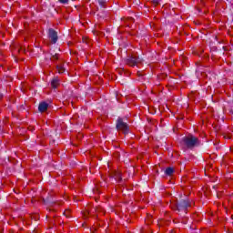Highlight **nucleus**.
<instances>
[{"label":"nucleus","mask_w":233,"mask_h":233,"mask_svg":"<svg viewBox=\"0 0 233 233\" xmlns=\"http://www.w3.org/2000/svg\"><path fill=\"white\" fill-rule=\"evenodd\" d=\"M182 143L184 147L187 148H194L196 147H199L201 142L199 141L198 137H194L193 135H188L182 138Z\"/></svg>","instance_id":"1"},{"label":"nucleus","mask_w":233,"mask_h":233,"mask_svg":"<svg viewBox=\"0 0 233 233\" xmlns=\"http://www.w3.org/2000/svg\"><path fill=\"white\" fill-rule=\"evenodd\" d=\"M189 207H192V202L189 200H182L177 204V208L178 212L187 213V210L189 208Z\"/></svg>","instance_id":"2"},{"label":"nucleus","mask_w":233,"mask_h":233,"mask_svg":"<svg viewBox=\"0 0 233 233\" xmlns=\"http://www.w3.org/2000/svg\"><path fill=\"white\" fill-rule=\"evenodd\" d=\"M126 63L128 66H137L138 63H141V58L137 56L131 55L126 59Z\"/></svg>","instance_id":"3"},{"label":"nucleus","mask_w":233,"mask_h":233,"mask_svg":"<svg viewBox=\"0 0 233 233\" xmlns=\"http://www.w3.org/2000/svg\"><path fill=\"white\" fill-rule=\"evenodd\" d=\"M117 130H121L124 134H128V125L123 122V118H118L116 121Z\"/></svg>","instance_id":"4"},{"label":"nucleus","mask_w":233,"mask_h":233,"mask_svg":"<svg viewBox=\"0 0 233 233\" xmlns=\"http://www.w3.org/2000/svg\"><path fill=\"white\" fill-rule=\"evenodd\" d=\"M48 38L50 39L51 43H53V45H56V43H57V32H56V30L54 29H49L48 31Z\"/></svg>","instance_id":"5"},{"label":"nucleus","mask_w":233,"mask_h":233,"mask_svg":"<svg viewBox=\"0 0 233 233\" xmlns=\"http://www.w3.org/2000/svg\"><path fill=\"white\" fill-rule=\"evenodd\" d=\"M39 112H46L48 110V104L46 102H41L38 106Z\"/></svg>","instance_id":"6"},{"label":"nucleus","mask_w":233,"mask_h":233,"mask_svg":"<svg viewBox=\"0 0 233 233\" xmlns=\"http://www.w3.org/2000/svg\"><path fill=\"white\" fill-rule=\"evenodd\" d=\"M56 70L58 71V74H65L66 68L65 67V64H61L56 66Z\"/></svg>","instance_id":"7"},{"label":"nucleus","mask_w":233,"mask_h":233,"mask_svg":"<svg viewBox=\"0 0 233 233\" xmlns=\"http://www.w3.org/2000/svg\"><path fill=\"white\" fill-rule=\"evenodd\" d=\"M52 88H57L59 86V78H55L51 82Z\"/></svg>","instance_id":"8"},{"label":"nucleus","mask_w":233,"mask_h":233,"mask_svg":"<svg viewBox=\"0 0 233 233\" xmlns=\"http://www.w3.org/2000/svg\"><path fill=\"white\" fill-rule=\"evenodd\" d=\"M165 174H166L167 176H172V174H174V168H172V167H167V168L166 169V171H165Z\"/></svg>","instance_id":"9"},{"label":"nucleus","mask_w":233,"mask_h":233,"mask_svg":"<svg viewBox=\"0 0 233 233\" xmlns=\"http://www.w3.org/2000/svg\"><path fill=\"white\" fill-rule=\"evenodd\" d=\"M114 177H115V179H118V181H120L121 174L119 172H115Z\"/></svg>","instance_id":"10"},{"label":"nucleus","mask_w":233,"mask_h":233,"mask_svg":"<svg viewBox=\"0 0 233 233\" xmlns=\"http://www.w3.org/2000/svg\"><path fill=\"white\" fill-rule=\"evenodd\" d=\"M97 3L100 6H105V2L103 0H97Z\"/></svg>","instance_id":"11"},{"label":"nucleus","mask_w":233,"mask_h":233,"mask_svg":"<svg viewBox=\"0 0 233 233\" xmlns=\"http://www.w3.org/2000/svg\"><path fill=\"white\" fill-rule=\"evenodd\" d=\"M59 2L63 5H66V3H68V0H59Z\"/></svg>","instance_id":"12"},{"label":"nucleus","mask_w":233,"mask_h":233,"mask_svg":"<svg viewBox=\"0 0 233 233\" xmlns=\"http://www.w3.org/2000/svg\"><path fill=\"white\" fill-rule=\"evenodd\" d=\"M53 59H59L58 55H57V54L54 55V56H53Z\"/></svg>","instance_id":"13"},{"label":"nucleus","mask_w":233,"mask_h":233,"mask_svg":"<svg viewBox=\"0 0 233 233\" xmlns=\"http://www.w3.org/2000/svg\"><path fill=\"white\" fill-rule=\"evenodd\" d=\"M153 4L154 5H158L159 4V0H153Z\"/></svg>","instance_id":"14"},{"label":"nucleus","mask_w":233,"mask_h":233,"mask_svg":"<svg viewBox=\"0 0 233 233\" xmlns=\"http://www.w3.org/2000/svg\"><path fill=\"white\" fill-rule=\"evenodd\" d=\"M0 99H3V95L0 94Z\"/></svg>","instance_id":"15"}]
</instances>
